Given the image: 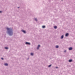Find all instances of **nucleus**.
Wrapping results in <instances>:
<instances>
[{"mask_svg":"<svg viewBox=\"0 0 75 75\" xmlns=\"http://www.w3.org/2000/svg\"><path fill=\"white\" fill-rule=\"evenodd\" d=\"M21 31L23 32V33L24 34H25L26 33V32H25V31L24 30H22Z\"/></svg>","mask_w":75,"mask_h":75,"instance_id":"obj_2","label":"nucleus"},{"mask_svg":"<svg viewBox=\"0 0 75 75\" xmlns=\"http://www.w3.org/2000/svg\"><path fill=\"white\" fill-rule=\"evenodd\" d=\"M35 21H38V20H37V18H35Z\"/></svg>","mask_w":75,"mask_h":75,"instance_id":"obj_13","label":"nucleus"},{"mask_svg":"<svg viewBox=\"0 0 75 75\" xmlns=\"http://www.w3.org/2000/svg\"><path fill=\"white\" fill-rule=\"evenodd\" d=\"M19 8V7H18V8Z\"/></svg>","mask_w":75,"mask_h":75,"instance_id":"obj_22","label":"nucleus"},{"mask_svg":"<svg viewBox=\"0 0 75 75\" xmlns=\"http://www.w3.org/2000/svg\"><path fill=\"white\" fill-rule=\"evenodd\" d=\"M67 51H66V50H65L64 51V52H66Z\"/></svg>","mask_w":75,"mask_h":75,"instance_id":"obj_19","label":"nucleus"},{"mask_svg":"<svg viewBox=\"0 0 75 75\" xmlns=\"http://www.w3.org/2000/svg\"><path fill=\"white\" fill-rule=\"evenodd\" d=\"M2 13V11H0V13Z\"/></svg>","mask_w":75,"mask_h":75,"instance_id":"obj_18","label":"nucleus"},{"mask_svg":"<svg viewBox=\"0 0 75 75\" xmlns=\"http://www.w3.org/2000/svg\"><path fill=\"white\" fill-rule=\"evenodd\" d=\"M40 45H39L37 48V50H38V49H39V48H40Z\"/></svg>","mask_w":75,"mask_h":75,"instance_id":"obj_6","label":"nucleus"},{"mask_svg":"<svg viewBox=\"0 0 75 75\" xmlns=\"http://www.w3.org/2000/svg\"><path fill=\"white\" fill-rule=\"evenodd\" d=\"M69 62H72V60L70 59L69 60Z\"/></svg>","mask_w":75,"mask_h":75,"instance_id":"obj_12","label":"nucleus"},{"mask_svg":"<svg viewBox=\"0 0 75 75\" xmlns=\"http://www.w3.org/2000/svg\"><path fill=\"white\" fill-rule=\"evenodd\" d=\"M1 59H2V60H3V59H4L3 58H1Z\"/></svg>","mask_w":75,"mask_h":75,"instance_id":"obj_17","label":"nucleus"},{"mask_svg":"<svg viewBox=\"0 0 75 75\" xmlns=\"http://www.w3.org/2000/svg\"><path fill=\"white\" fill-rule=\"evenodd\" d=\"M64 0H61V1H63Z\"/></svg>","mask_w":75,"mask_h":75,"instance_id":"obj_21","label":"nucleus"},{"mask_svg":"<svg viewBox=\"0 0 75 75\" xmlns=\"http://www.w3.org/2000/svg\"><path fill=\"white\" fill-rule=\"evenodd\" d=\"M56 68H58V67H56Z\"/></svg>","mask_w":75,"mask_h":75,"instance_id":"obj_20","label":"nucleus"},{"mask_svg":"<svg viewBox=\"0 0 75 75\" xmlns=\"http://www.w3.org/2000/svg\"><path fill=\"white\" fill-rule=\"evenodd\" d=\"M54 28L55 29H57V26H54Z\"/></svg>","mask_w":75,"mask_h":75,"instance_id":"obj_9","label":"nucleus"},{"mask_svg":"<svg viewBox=\"0 0 75 75\" xmlns=\"http://www.w3.org/2000/svg\"><path fill=\"white\" fill-rule=\"evenodd\" d=\"M69 35V34L67 33H66L65 35V36L66 37H68V36Z\"/></svg>","mask_w":75,"mask_h":75,"instance_id":"obj_8","label":"nucleus"},{"mask_svg":"<svg viewBox=\"0 0 75 75\" xmlns=\"http://www.w3.org/2000/svg\"><path fill=\"white\" fill-rule=\"evenodd\" d=\"M30 55L31 56H33L34 55V53H31L30 54Z\"/></svg>","mask_w":75,"mask_h":75,"instance_id":"obj_10","label":"nucleus"},{"mask_svg":"<svg viewBox=\"0 0 75 75\" xmlns=\"http://www.w3.org/2000/svg\"><path fill=\"white\" fill-rule=\"evenodd\" d=\"M7 30V33L9 35H12L13 34V30L11 28H6Z\"/></svg>","mask_w":75,"mask_h":75,"instance_id":"obj_1","label":"nucleus"},{"mask_svg":"<svg viewBox=\"0 0 75 75\" xmlns=\"http://www.w3.org/2000/svg\"><path fill=\"white\" fill-rule=\"evenodd\" d=\"M25 44L26 45H30V43L28 42H26Z\"/></svg>","mask_w":75,"mask_h":75,"instance_id":"obj_3","label":"nucleus"},{"mask_svg":"<svg viewBox=\"0 0 75 75\" xmlns=\"http://www.w3.org/2000/svg\"><path fill=\"white\" fill-rule=\"evenodd\" d=\"M42 28H45V26H42Z\"/></svg>","mask_w":75,"mask_h":75,"instance_id":"obj_14","label":"nucleus"},{"mask_svg":"<svg viewBox=\"0 0 75 75\" xmlns=\"http://www.w3.org/2000/svg\"><path fill=\"white\" fill-rule=\"evenodd\" d=\"M5 49H8V47H5Z\"/></svg>","mask_w":75,"mask_h":75,"instance_id":"obj_16","label":"nucleus"},{"mask_svg":"<svg viewBox=\"0 0 75 75\" xmlns=\"http://www.w3.org/2000/svg\"><path fill=\"white\" fill-rule=\"evenodd\" d=\"M72 50V47H69V51H71V50Z\"/></svg>","mask_w":75,"mask_h":75,"instance_id":"obj_4","label":"nucleus"},{"mask_svg":"<svg viewBox=\"0 0 75 75\" xmlns=\"http://www.w3.org/2000/svg\"><path fill=\"white\" fill-rule=\"evenodd\" d=\"M64 35H62L61 37V39H63V38H64Z\"/></svg>","mask_w":75,"mask_h":75,"instance_id":"obj_5","label":"nucleus"},{"mask_svg":"<svg viewBox=\"0 0 75 75\" xmlns=\"http://www.w3.org/2000/svg\"><path fill=\"white\" fill-rule=\"evenodd\" d=\"M4 65L5 66H8V64L7 63H5Z\"/></svg>","mask_w":75,"mask_h":75,"instance_id":"obj_7","label":"nucleus"},{"mask_svg":"<svg viewBox=\"0 0 75 75\" xmlns=\"http://www.w3.org/2000/svg\"><path fill=\"white\" fill-rule=\"evenodd\" d=\"M52 65H51V64H50V65H49L48 67H51Z\"/></svg>","mask_w":75,"mask_h":75,"instance_id":"obj_15","label":"nucleus"},{"mask_svg":"<svg viewBox=\"0 0 75 75\" xmlns=\"http://www.w3.org/2000/svg\"><path fill=\"white\" fill-rule=\"evenodd\" d=\"M55 47L56 48H59V46L57 45Z\"/></svg>","mask_w":75,"mask_h":75,"instance_id":"obj_11","label":"nucleus"}]
</instances>
